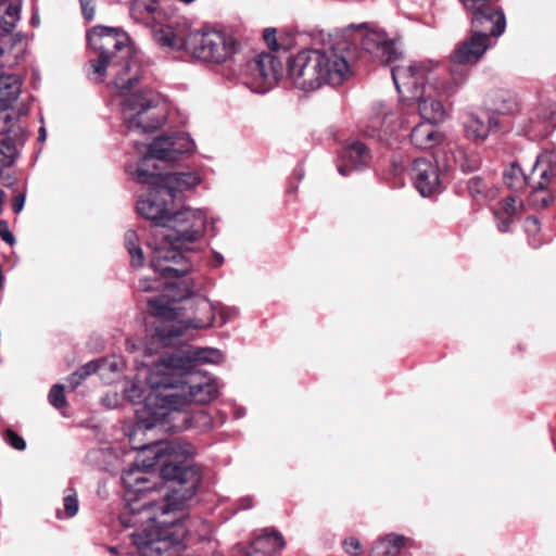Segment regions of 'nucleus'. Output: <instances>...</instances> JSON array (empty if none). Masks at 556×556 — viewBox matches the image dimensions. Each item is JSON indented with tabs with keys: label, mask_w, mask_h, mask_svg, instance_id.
I'll return each mask as SVG.
<instances>
[{
	"label": "nucleus",
	"mask_w": 556,
	"mask_h": 556,
	"mask_svg": "<svg viewBox=\"0 0 556 556\" xmlns=\"http://www.w3.org/2000/svg\"><path fill=\"white\" fill-rule=\"evenodd\" d=\"M154 41L169 51L188 50L197 59L214 63L227 61L238 48L232 37L217 30L191 31L186 22L176 23V26L168 24L155 30Z\"/></svg>",
	"instance_id": "obj_7"
},
{
	"label": "nucleus",
	"mask_w": 556,
	"mask_h": 556,
	"mask_svg": "<svg viewBox=\"0 0 556 556\" xmlns=\"http://www.w3.org/2000/svg\"><path fill=\"white\" fill-rule=\"evenodd\" d=\"M469 194L477 201H485L491 188L489 184L480 176L471 177L467 182Z\"/></svg>",
	"instance_id": "obj_32"
},
{
	"label": "nucleus",
	"mask_w": 556,
	"mask_h": 556,
	"mask_svg": "<svg viewBox=\"0 0 556 556\" xmlns=\"http://www.w3.org/2000/svg\"><path fill=\"white\" fill-rule=\"evenodd\" d=\"M92 372L91 368L87 367V364L79 368L77 371L73 372L70 378V386L75 389L77 388L81 381L88 377Z\"/></svg>",
	"instance_id": "obj_38"
},
{
	"label": "nucleus",
	"mask_w": 556,
	"mask_h": 556,
	"mask_svg": "<svg viewBox=\"0 0 556 556\" xmlns=\"http://www.w3.org/2000/svg\"><path fill=\"white\" fill-rule=\"evenodd\" d=\"M134 448L150 451L153 457L123 471L129 503L119 521L136 528L131 541L143 556H178L185 536L191 534L180 522L179 510L200 482L198 469L184 464L194 455V447L166 441Z\"/></svg>",
	"instance_id": "obj_1"
},
{
	"label": "nucleus",
	"mask_w": 556,
	"mask_h": 556,
	"mask_svg": "<svg viewBox=\"0 0 556 556\" xmlns=\"http://www.w3.org/2000/svg\"><path fill=\"white\" fill-rule=\"evenodd\" d=\"M163 225L170 232L164 236L165 242L156 247L151 257V266L164 279L179 278L190 271V264L181 249L198 241L204 233L205 215L199 210L184 208L174 212Z\"/></svg>",
	"instance_id": "obj_4"
},
{
	"label": "nucleus",
	"mask_w": 556,
	"mask_h": 556,
	"mask_svg": "<svg viewBox=\"0 0 556 556\" xmlns=\"http://www.w3.org/2000/svg\"><path fill=\"white\" fill-rule=\"evenodd\" d=\"M64 511L66 517H74L78 511V500L76 494H68L63 498Z\"/></svg>",
	"instance_id": "obj_37"
},
{
	"label": "nucleus",
	"mask_w": 556,
	"mask_h": 556,
	"mask_svg": "<svg viewBox=\"0 0 556 556\" xmlns=\"http://www.w3.org/2000/svg\"><path fill=\"white\" fill-rule=\"evenodd\" d=\"M481 161L478 155H464V163L462 164L464 172H475L479 169Z\"/></svg>",
	"instance_id": "obj_42"
},
{
	"label": "nucleus",
	"mask_w": 556,
	"mask_h": 556,
	"mask_svg": "<svg viewBox=\"0 0 556 556\" xmlns=\"http://www.w3.org/2000/svg\"><path fill=\"white\" fill-rule=\"evenodd\" d=\"M11 108L0 106V154L7 157L4 166H12L17 155V146L24 144L26 131L20 124V115Z\"/></svg>",
	"instance_id": "obj_15"
},
{
	"label": "nucleus",
	"mask_w": 556,
	"mask_h": 556,
	"mask_svg": "<svg viewBox=\"0 0 556 556\" xmlns=\"http://www.w3.org/2000/svg\"><path fill=\"white\" fill-rule=\"evenodd\" d=\"M342 164L338 166L341 175L345 176L352 168H362L369 165L371 153L361 141L348 144L341 153Z\"/></svg>",
	"instance_id": "obj_21"
},
{
	"label": "nucleus",
	"mask_w": 556,
	"mask_h": 556,
	"mask_svg": "<svg viewBox=\"0 0 556 556\" xmlns=\"http://www.w3.org/2000/svg\"><path fill=\"white\" fill-rule=\"evenodd\" d=\"M536 163L534 164L531 173L529 175L525 174L522 168L518 163L514 162L509 165L508 168L505 169L503 174V179L505 185L514 192H522L527 187H531V192H533L534 187L538 185V180H535V176L540 174L541 169H535ZM532 193H530V197Z\"/></svg>",
	"instance_id": "obj_23"
},
{
	"label": "nucleus",
	"mask_w": 556,
	"mask_h": 556,
	"mask_svg": "<svg viewBox=\"0 0 556 556\" xmlns=\"http://www.w3.org/2000/svg\"><path fill=\"white\" fill-rule=\"evenodd\" d=\"M443 140V135L437 129V124L424 122L417 124L410 132V142L418 149H431Z\"/></svg>",
	"instance_id": "obj_24"
},
{
	"label": "nucleus",
	"mask_w": 556,
	"mask_h": 556,
	"mask_svg": "<svg viewBox=\"0 0 556 556\" xmlns=\"http://www.w3.org/2000/svg\"><path fill=\"white\" fill-rule=\"evenodd\" d=\"M470 13V33L488 38L501 36L506 28V18L501 0H459Z\"/></svg>",
	"instance_id": "obj_11"
},
{
	"label": "nucleus",
	"mask_w": 556,
	"mask_h": 556,
	"mask_svg": "<svg viewBox=\"0 0 556 556\" xmlns=\"http://www.w3.org/2000/svg\"><path fill=\"white\" fill-rule=\"evenodd\" d=\"M21 91V77L13 73H4L0 67V106L12 108Z\"/></svg>",
	"instance_id": "obj_25"
},
{
	"label": "nucleus",
	"mask_w": 556,
	"mask_h": 556,
	"mask_svg": "<svg viewBox=\"0 0 556 556\" xmlns=\"http://www.w3.org/2000/svg\"><path fill=\"white\" fill-rule=\"evenodd\" d=\"M361 46L374 60L382 64L392 63L400 54L394 43L378 33L366 34L362 39Z\"/></svg>",
	"instance_id": "obj_19"
},
{
	"label": "nucleus",
	"mask_w": 556,
	"mask_h": 556,
	"mask_svg": "<svg viewBox=\"0 0 556 556\" xmlns=\"http://www.w3.org/2000/svg\"><path fill=\"white\" fill-rule=\"evenodd\" d=\"M124 245L127 252L130 250H135L137 247H139V238L135 230L129 229L125 232Z\"/></svg>",
	"instance_id": "obj_43"
},
{
	"label": "nucleus",
	"mask_w": 556,
	"mask_h": 556,
	"mask_svg": "<svg viewBox=\"0 0 556 556\" xmlns=\"http://www.w3.org/2000/svg\"><path fill=\"white\" fill-rule=\"evenodd\" d=\"M200 526H201V531L199 532V538L201 540L207 539L212 531L211 525H208L206 522H201Z\"/></svg>",
	"instance_id": "obj_50"
},
{
	"label": "nucleus",
	"mask_w": 556,
	"mask_h": 556,
	"mask_svg": "<svg viewBox=\"0 0 556 556\" xmlns=\"http://www.w3.org/2000/svg\"><path fill=\"white\" fill-rule=\"evenodd\" d=\"M216 352L174 350L154 364L148 376L151 390L143 407L136 412L134 435L157 426L166 431H182L192 426L189 405L206 404L218 395L216 381L197 369L201 364L214 362L208 355Z\"/></svg>",
	"instance_id": "obj_2"
},
{
	"label": "nucleus",
	"mask_w": 556,
	"mask_h": 556,
	"mask_svg": "<svg viewBox=\"0 0 556 556\" xmlns=\"http://www.w3.org/2000/svg\"><path fill=\"white\" fill-rule=\"evenodd\" d=\"M288 75L293 85L304 91L321 86L340 85L350 75L348 61L334 49H304L287 58Z\"/></svg>",
	"instance_id": "obj_6"
},
{
	"label": "nucleus",
	"mask_w": 556,
	"mask_h": 556,
	"mask_svg": "<svg viewBox=\"0 0 556 556\" xmlns=\"http://www.w3.org/2000/svg\"><path fill=\"white\" fill-rule=\"evenodd\" d=\"M88 45L99 53L98 59L89 63L97 75V81H103L110 64H122L114 84L121 91L135 88L141 78V67L130 45L129 36L119 28L94 26L87 33Z\"/></svg>",
	"instance_id": "obj_5"
},
{
	"label": "nucleus",
	"mask_w": 556,
	"mask_h": 556,
	"mask_svg": "<svg viewBox=\"0 0 556 556\" xmlns=\"http://www.w3.org/2000/svg\"><path fill=\"white\" fill-rule=\"evenodd\" d=\"M392 78L396 90L404 102L412 104L417 102L418 111L422 119L439 124L444 121L446 112L441 99L432 96V91L439 97L445 94L440 88V83H452L448 78H431L429 86H425V81H429L431 74L428 63L412 64L409 66H395L392 68Z\"/></svg>",
	"instance_id": "obj_8"
},
{
	"label": "nucleus",
	"mask_w": 556,
	"mask_h": 556,
	"mask_svg": "<svg viewBox=\"0 0 556 556\" xmlns=\"http://www.w3.org/2000/svg\"><path fill=\"white\" fill-rule=\"evenodd\" d=\"M263 39L273 52H279L281 45L277 41L275 28H266L263 33Z\"/></svg>",
	"instance_id": "obj_39"
},
{
	"label": "nucleus",
	"mask_w": 556,
	"mask_h": 556,
	"mask_svg": "<svg viewBox=\"0 0 556 556\" xmlns=\"http://www.w3.org/2000/svg\"><path fill=\"white\" fill-rule=\"evenodd\" d=\"M108 406H109V407H113V405H112V401H109Z\"/></svg>",
	"instance_id": "obj_58"
},
{
	"label": "nucleus",
	"mask_w": 556,
	"mask_h": 556,
	"mask_svg": "<svg viewBox=\"0 0 556 556\" xmlns=\"http://www.w3.org/2000/svg\"><path fill=\"white\" fill-rule=\"evenodd\" d=\"M4 441L17 451H24L26 448L25 440L14 430L8 429L4 432Z\"/></svg>",
	"instance_id": "obj_36"
},
{
	"label": "nucleus",
	"mask_w": 556,
	"mask_h": 556,
	"mask_svg": "<svg viewBox=\"0 0 556 556\" xmlns=\"http://www.w3.org/2000/svg\"><path fill=\"white\" fill-rule=\"evenodd\" d=\"M147 303L155 317L150 337L153 343H161L163 348H169L174 339H190L192 330L208 328L215 319L211 302L198 294L184 296L178 302L161 294L149 298Z\"/></svg>",
	"instance_id": "obj_3"
},
{
	"label": "nucleus",
	"mask_w": 556,
	"mask_h": 556,
	"mask_svg": "<svg viewBox=\"0 0 556 556\" xmlns=\"http://www.w3.org/2000/svg\"><path fill=\"white\" fill-rule=\"evenodd\" d=\"M490 108L497 114H513L518 110V102L509 91L498 90L492 94Z\"/></svg>",
	"instance_id": "obj_28"
},
{
	"label": "nucleus",
	"mask_w": 556,
	"mask_h": 556,
	"mask_svg": "<svg viewBox=\"0 0 556 556\" xmlns=\"http://www.w3.org/2000/svg\"><path fill=\"white\" fill-rule=\"evenodd\" d=\"M130 256V264L132 267H141L144 263V254L141 247H137L135 250L128 251Z\"/></svg>",
	"instance_id": "obj_45"
},
{
	"label": "nucleus",
	"mask_w": 556,
	"mask_h": 556,
	"mask_svg": "<svg viewBox=\"0 0 556 556\" xmlns=\"http://www.w3.org/2000/svg\"><path fill=\"white\" fill-rule=\"evenodd\" d=\"M47 138V130L45 127H40L39 128V131H38V140L39 141H45Z\"/></svg>",
	"instance_id": "obj_52"
},
{
	"label": "nucleus",
	"mask_w": 556,
	"mask_h": 556,
	"mask_svg": "<svg viewBox=\"0 0 556 556\" xmlns=\"http://www.w3.org/2000/svg\"><path fill=\"white\" fill-rule=\"evenodd\" d=\"M149 191L137 202V212L151 222L152 226L163 227L174 213V194L157 184H148Z\"/></svg>",
	"instance_id": "obj_13"
},
{
	"label": "nucleus",
	"mask_w": 556,
	"mask_h": 556,
	"mask_svg": "<svg viewBox=\"0 0 556 556\" xmlns=\"http://www.w3.org/2000/svg\"><path fill=\"white\" fill-rule=\"evenodd\" d=\"M391 164H392V172L394 175H400L403 173L405 166L401 159H393Z\"/></svg>",
	"instance_id": "obj_49"
},
{
	"label": "nucleus",
	"mask_w": 556,
	"mask_h": 556,
	"mask_svg": "<svg viewBox=\"0 0 556 556\" xmlns=\"http://www.w3.org/2000/svg\"><path fill=\"white\" fill-rule=\"evenodd\" d=\"M178 148L174 137L160 136L149 146L147 154L141 159L136 170V179L140 184H157L174 194V199L184 190L200 184L194 173H163L155 161L176 162L184 153L190 151V142Z\"/></svg>",
	"instance_id": "obj_9"
},
{
	"label": "nucleus",
	"mask_w": 556,
	"mask_h": 556,
	"mask_svg": "<svg viewBox=\"0 0 556 556\" xmlns=\"http://www.w3.org/2000/svg\"><path fill=\"white\" fill-rule=\"evenodd\" d=\"M555 115L552 105L541 104L529 118L528 135L533 139L547 137L556 127Z\"/></svg>",
	"instance_id": "obj_22"
},
{
	"label": "nucleus",
	"mask_w": 556,
	"mask_h": 556,
	"mask_svg": "<svg viewBox=\"0 0 556 556\" xmlns=\"http://www.w3.org/2000/svg\"><path fill=\"white\" fill-rule=\"evenodd\" d=\"M496 211L498 212H505V214H509L513 216H516L518 213V208L516 205V198L515 197H506L502 202L500 208Z\"/></svg>",
	"instance_id": "obj_40"
},
{
	"label": "nucleus",
	"mask_w": 556,
	"mask_h": 556,
	"mask_svg": "<svg viewBox=\"0 0 556 556\" xmlns=\"http://www.w3.org/2000/svg\"><path fill=\"white\" fill-rule=\"evenodd\" d=\"M0 237L1 239L10 245L15 243V237L9 229V225L5 220H0Z\"/></svg>",
	"instance_id": "obj_46"
},
{
	"label": "nucleus",
	"mask_w": 556,
	"mask_h": 556,
	"mask_svg": "<svg viewBox=\"0 0 556 556\" xmlns=\"http://www.w3.org/2000/svg\"><path fill=\"white\" fill-rule=\"evenodd\" d=\"M342 545H343L345 553L351 554V555L358 554L363 548L359 540L354 536L345 539L343 541Z\"/></svg>",
	"instance_id": "obj_41"
},
{
	"label": "nucleus",
	"mask_w": 556,
	"mask_h": 556,
	"mask_svg": "<svg viewBox=\"0 0 556 556\" xmlns=\"http://www.w3.org/2000/svg\"><path fill=\"white\" fill-rule=\"evenodd\" d=\"M130 16L138 23H144L151 25L152 36L154 31L176 23H180L178 20L167 17L163 8H161L159 0H132L129 7Z\"/></svg>",
	"instance_id": "obj_17"
},
{
	"label": "nucleus",
	"mask_w": 556,
	"mask_h": 556,
	"mask_svg": "<svg viewBox=\"0 0 556 556\" xmlns=\"http://www.w3.org/2000/svg\"><path fill=\"white\" fill-rule=\"evenodd\" d=\"M491 40L470 33V36L458 43L450 55L448 79L452 83H440V88L447 96H453L469 77V67L476 65L484 55Z\"/></svg>",
	"instance_id": "obj_10"
},
{
	"label": "nucleus",
	"mask_w": 556,
	"mask_h": 556,
	"mask_svg": "<svg viewBox=\"0 0 556 556\" xmlns=\"http://www.w3.org/2000/svg\"><path fill=\"white\" fill-rule=\"evenodd\" d=\"M491 128V118H488V122H484L477 116H472L466 125V131L468 137L475 140H484L488 137Z\"/></svg>",
	"instance_id": "obj_31"
},
{
	"label": "nucleus",
	"mask_w": 556,
	"mask_h": 556,
	"mask_svg": "<svg viewBox=\"0 0 556 556\" xmlns=\"http://www.w3.org/2000/svg\"><path fill=\"white\" fill-rule=\"evenodd\" d=\"M87 367L91 368L92 372H99L102 378H105L109 372H121L124 367V363L115 355H113L110 357L91 361L87 363Z\"/></svg>",
	"instance_id": "obj_29"
},
{
	"label": "nucleus",
	"mask_w": 556,
	"mask_h": 556,
	"mask_svg": "<svg viewBox=\"0 0 556 556\" xmlns=\"http://www.w3.org/2000/svg\"><path fill=\"white\" fill-rule=\"evenodd\" d=\"M125 396L132 403H138L142 399V392L137 386H131V388L125 391Z\"/></svg>",
	"instance_id": "obj_47"
},
{
	"label": "nucleus",
	"mask_w": 556,
	"mask_h": 556,
	"mask_svg": "<svg viewBox=\"0 0 556 556\" xmlns=\"http://www.w3.org/2000/svg\"><path fill=\"white\" fill-rule=\"evenodd\" d=\"M216 264L215 266H220L224 262V258L220 254H215Z\"/></svg>",
	"instance_id": "obj_54"
},
{
	"label": "nucleus",
	"mask_w": 556,
	"mask_h": 556,
	"mask_svg": "<svg viewBox=\"0 0 556 556\" xmlns=\"http://www.w3.org/2000/svg\"><path fill=\"white\" fill-rule=\"evenodd\" d=\"M81 7L83 16L87 21H91L94 17L96 7L94 0H79Z\"/></svg>",
	"instance_id": "obj_44"
},
{
	"label": "nucleus",
	"mask_w": 556,
	"mask_h": 556,
	"mask_svg": "<svg viewBox=\"0 0 556 556\" xmlns=\"http://www.w3.org/2000/svg\"><path fill=\"white\" fill-rule=\"evenodd\" d=\"M180 2H184L186 4H190L192 3L194 0H179Z\"/></svg>",
	"instance_id": "obj_55"
},
{
	"label": "nucleus",
	"mask_w": 556,
	"mask_h": 556,
	"mask_svg": "<svg viewBox=\"0 0 556 556\" xmlns=\"http://www.w3.org/2000/svg\"><path fill=\"white\" fill-rule=\"evenodd\" d=\"M535 169L541 170L531 195V204L547 207L556 198V143L538 156Z\"/></svg>",
	"instance_id": "obj_14"
},
{
	"label": "nucleus",
	"mask_w": 556,
	"mask_h": 556,
	"mask_svg": "<svg viewBox=\"0 0 556 556\" xmlns=\"http://www.w3.org/2000/svg\"><path fill=\"white\" fill-rule=\"evenodd\" d=\"M403 535L388 534L377 540L371 549L370 556H397L404 545Z\"/></svg>",
	"instance_id": "obj_26"
},
{
	"label": "nucleus",
	"mask_w": 556,
	"mask_h": 556,
	"mask_svg": "<svg viewBox=\"0 0 556 556\" xmlns=\"http://www.w3.org/2000/svg\"><path fill=\"white\" fill-rule=\"evenodd\" d=\"M139 288L142 290V291H146V292H149V291H152L154 290V287H152L150 280L148 279H142L140 280L139 282Z\"/></svg>",
	"instance_id": "obj_51"
},
{
	"label": "nucleus",
	"mask_w": 556,
	"mask_h": 556,
	"mask_svg": "<svg viewBox=\"0 0 556 556\" xmlns=\"http://www.w3.org/2000/svg\"><path fill=\"white\" fill-rule=\"evenodd\" d=\"M283 63L273 53L262 52L247 63V73L264 85L271 86L282 76Z\"/></svg>",
	"instance_id": "obj_18"
},
{
	"label": "nucleus",
	"mask_w": 556,
	"mask_h": 556,
	"mask_svg": "<svg viewBox=\"0 0 556 556\" xmlns=\"http://www.w3.org/2000/svg\"><path fill=\"white\" fill-rule=\"evenodd\" d=\"M157 97L151 90L129 94L124 100V123L129 130L153 132L162 125L160 117L151 110L157 106Z\"/></svg>",
	"instance_id": "obj_12"
},
{
	"label": "nucleus",
	"mask_w": 556,
	"mask_h": 556,
	"mask_svg": "<svg viewBox=\"0 0 556 556\" xmlns=\"http://www.w3.org/2000/svg\"><path fill=\"white\" fill-rule=\"evenodd\" d=\"M286 545L285 539L280 532L275 530H265L256 536L245 548V556H276Z\"/></svg>",
	"instance_id": "obj_20"
},
{
	"label": "nucleus",
	"mask_w": 556,
	"mask_h": 556,
	"mask_svg": "<svg viewBox=\"0 0 556 556\" xmlns=\"http://www.w3.org/2000/svg\"><path fill=\"white\" fill-rule=\"evenodd\" d=\"M48 400L49 403L58 409L64 407L66 404L64 386L54 384L48 394Z\"/></svg>",
	"instance_id": "obj_34"
},
{
	"label": "nucleus",
	"mask_w": 556,
	"mask_h": 556,
	"mask_svg": "<svg viewBox=\"0 0 556 556\" xmlns=\"http://www.w3.org/2000/svg\"><path fill=\"white\" fill-rule=\"evenodd\" d=\"M523 230L528 237V244L531 248L538 249L543 244L541 225L535 216L531 215L526 217L523 222Z\"/></svg>",
	"instance_id": "obj_30"
},
{
	"label": "nucleus",
	"mask_w": 556,
	"mask_h": 556,
	"mask_svg": "<svg viewBox=\"0 0 556 556\" xmlns=\"http://www.w3.org/2000/svg\"><path fill=\"white\" fill-rule=\"evenodd\" d=\"M22 41L21 34H12L0 30V55L12 51L18 42Z\"/></svg>",
	"instance_id": "obj_33"
},
{
	"label": "nucleus",
	"mask_w": 556,
	"mask_h": 556,
	"mask_svg": "<svg viewBox=\"0 0 556 556\" xmlns=\"http://www.w3.org/2000/svg\"><path fill=\"white\" fill-rule=\"evenodd\" d=\"M4 200H5V193L3 190L0 189V214L2 213V210H3Z\"/></svg>",
	"instance_id": "obj_53"
},
{
	"label": "nucleus",
	"mask_w": 556,
	"mask_h": 556,
	"mask_svg": "<svg viewBox=\"0 0 556 556\" xmlns=\"http://www.w3.org/2000/svg\"><path fill=\"white\" fill-rule=\"evenodd\" d=\"M21 0L0 1V30L11 33L20 20Z\"/></svg>",
	"instance_id": "obj_27"
},
{
	"label": "nucleus",
	"mask_w": 556,
	"mask_h": 556,
	"mask_svg": "<svg viewBox=\"0 0 556 556\" xmlns=\"http://www.w3.org/2000/svg\"><path fill=\"white\" fill-rule=\"evenodd\" d=\"M410 179L422 197H429L442 190L439 167L429 159L414 160L410 167Z\"/></svg>",
	"instance_id": "obj_16"
},
{
	"label": "nucleus",
	"mask_w": 556,
	"mask_h": 556,
	"mask_svg": "<svg viewBox=\"0 0 556 556\" xmlns=\"http://www.w3.org/2000/svg\"><path fill=\"white\" fill-rule=\"evenodd\" d=\"M25 199H26V195L24 192H21L13 198L12 208L15 214H18L23 210L24 204H25Z\"/></svg>",
	"instance_id": "obj_48"
},
{
	"label": "nucleus",
	"mask_w": 556,
	"mask_h": 556,
	"mask_svg": "<svg viewBox=\"0 0 556 556\" xmlns=\"http://www.w3.org/2000/svg\"><path fill=\"white\" fill-rule=\"evenodd\" d=\"M108 406H109V407H113V405H112V401H109Z\"/></svg>",
	"instance_id": "obj_57"
},
{
	"label": "nucleus",
	"mask_w": 556,
	"mask_h": 556,
	"mask_svg": "<svg viewBox=\"0 0 556 556\" xmlns=\"http://www.w3.org/2000/svg\"><path fill=\"white\" fill-rule=\"evenodd\" d=\"M110 551H111V553H114V554H116V553H117L116 547H111V548H110Z\"/></svg>",
	"instance_id": "obj_56"
},
{
	"label": "nucleus",
	"mask_w": 556,
	"mask_h": 556,
	"mask_svg": "<svg viewBox=\"0 0 556 556\" xmlns=\"http://www.w3.org/2000/svg\"><path fill=\"white\" fill-rule=\"evenodd\" d=\"M496 227L501 232H508L514 223L515 216L505 214V212L494 211Z\"/></svg>",
	"instance_id": "obj_35"
}]
</instances>
